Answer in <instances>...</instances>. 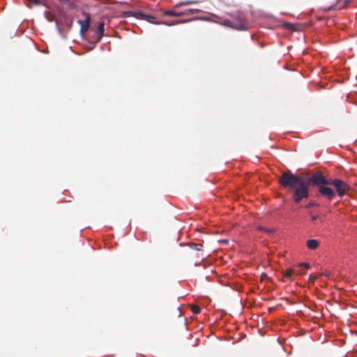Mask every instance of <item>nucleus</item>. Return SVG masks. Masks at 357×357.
Here are the masks:
<instances>
[{"mask_svg": "<svg viewBox=\"0 0 357 357\" xmlns=\"http://www.w3.org/2000/svg\"><path fill=\"white\" fill-rule=\"evenodd\" d=\"M351 0H337V5L339 6V9L346 8Z\"/></svg>", "mask_w": 357, "mask_h": 357, "instance_id": "10", "label": "nucleus"}, {"mask_svg": "<svg viewBox=\"0 0 357 357\" xmlns=\"http://www.w3.org/2000/svg\"><path fill=\"white\" fill-rule=\"evenodd\" d=\"M192 3H194V1H186L178 3L173 6L172 9L162 11V14L170 17L182 16L183 15V13H181V10H178V8L181 6H187Z\"/></svg>", "mask_w": 357, "mask_h": 357, "instance_id": "3", "label": "nucleus"}, {"mask_svg": "<svg viewBox=\"0 0 357 357\" xmlns=\"http://www.w3.org/2000/svg\"><path fill=\"white\" fill-rule=\"evenodd\" d=\"M328 185H333L338 194V196L342 197L350 189L349 185L340 179H330Z\"/></svg>", "mask_w": 357, "mask_h": 357, "instance_id": "2", "label": "nucleus"}, {"mask_svg": "<svg viewBox=\"0 0 357 357\" xmlns=\"http://www.w3.org/2000/svg\"><path fill=\"white\" fill-rule=\"evenodd\" d=\"M191 311L193 314H197L200 313L201 308L198 305H192L191 307Z\"/></svg>", "mask_w": 357, "mask_h": 357, "instance_id": "13", "label": "nucleus"}, {"mask_svg": "<svg viewBox=\"0 0 357 357\" xmlns=\"http://www.w3.org/2000/svg\"><path fill=\"white\" fill-rule=\"evenodd\" d=\"M188 246L191 248V249H193L195 250H197V251H200L202 250V248H203V244L202 243H188Z\"/></svg>", "mask_w": 357, "mask_h": 357, "instance_id": "9", "label": "nucleus"}, {"mask_svg": "<svg viewBox=\"0 0 357 357\" xmlns=\"http://www.w3.org/2000/svg\"><path fill=\"white\" fill-rule=\"evenodd\" d=\"M300 265L302 267H305L306 269L310 268V264L308 263H302V264H300Z\"/></svg>", "mask_w": 357, "mask_h": 357, "instance_id": "19", "label": "nucleus"}, {"mask_svg": "<svg viewBox=\"0 0 357 357\" xmlns=\"http://www.w3.org/2000/svg\"><path fill=\"white\" fill-rule=\"evenodd\" d=\"M185 21H178V20H175V21H173L170 23H167V22H164L163 24H166L167 26H172V25H175V24H178V23H181V22H185Z\"/></svg>", "mask_w": 357, "mask_h": 357, "instance_id": "16", "label": "nucleus"}, {"mask_svg": "<svg viewBox=\"0 0 357 357\" xmlns=\"http://www.w3.org/2000/svg\"><path fill=\"white\" fill-rule=\"evenodd\" d=\"M311 219L313 222L316 221L317 220L319 219V215H311Z\"/></svg>", "mask_w": 357, "mask_h": 357, "instance_id": "20", "label": "nucleus"}, {"mask_svg": "<svg viewBox=\"0 0 357 357\" xmlns=\"http://www.w3.org/2000/svg\"><path fill=\"white\" fill-rule=\"evenodd\" d=\"M328 182L329 179H326L321 172L311 176L307 173L305 176H299L288 171L283 172L279 178L280 184L291 192L293 200L296 204L309 197V185L319 188L322 185H328Z\"/></svg>", "mask_w": 357, "mask_h": 357, "instance_id": "1", "label": "nucleus"}, {"mask_svg": "<svg viewBox=\"0 0 357 357\" xmlns=\"http://www.w3.org/2000/svg\"><path fill=\"white\" fill-rule=\"evenodd\" d=\"M327 185H322L321 186H319V192L321 196L331 201L334 198L335 194L333 189Z\"/></svg>", "mask_w": 357, "mask_h": 357, "instance_id": "4", "label": "nucleus"}, {"mask_svg": "<svg viewBox=\"0 0 357 357\" xmlns=\"http://www.w3.org/2000/svg\"><path fill=\"white\" fill-rule=\"evenodd\" d=\"M319 204L315 202H310L307 204H306L305 206V208H309L310 207H313V206H319Z\"/></svg>", "mask_w": 357, "mask_h": 357, "instance_id": "14", "label": "nucleus"}, {"mask_svg": "<svg viewBox=\"0 0 357 357\" xmlns=\"http://www.w3.org/2000/svg\"><path fill=\"white\" fill-rule=\"evenodd\" d=\"M28 1L33 3L35 5H38L40 3L39 0H28Z\"/></svg>", "mask_w": 357, "mask_h": 357, "instance_id": "21", "label": "nucleus"}, {"mask_svg": "<svg viewBox=\"0 0 357 357\" xmlns=\"http://www.w3.org/2000/svg\"><path fill=\"white\" fill-rule=\"evenodd\" d=\"M319 241L316 239H310L307 241V246L308 248L314 250L319 247Z\"/></svg>", "mask_w": 357, "mask_h": 357, "instance_id": "8", "label": "nucleus"}, {"mask_svg": "<svg viewBox=\"0 0 357 357\" xmlns=\"http://www.w3.org/2000/svg\"><path fill=\"white\" fill-rule=\"evenodd\" d=\"M240 29H245V27L244 26L241 25L240 27H239Z\"/></svg>", "mask_w": 357, "mask_h": 357, "instance_id": "22", "label": "nucleus"}, {"mask_svg": "<svg viewBox=\"0 0 357 357\" xmlns=\"http://www.w3.org/2000/svg\"><path fill=\"white\" fill-rule=\"evenodd\" d=\"M104 31H105V24L104 22H101L98 24V33L96 38V43H98L102 36H104Z\"/></svg>", "mask_w": 357, "mask_h": 357, "instance_id": "7", "label": "nucleus"}, {"mask_svg": "<svg viewBox=\"0 0 357 357\" xmlns=\"http://www.w3.org/2000/svg\"><path fill=\"white\" fill-rule=\"evenodd\" d=\"M129 15L135 17L137 19L144 20L150 22H151V20L155 19V17L151 15H146L143 13L141 11H136V12H128Z\"/></svg>", "mask_w": 357, "mask_h": 357, "instance_id": "5", "label": "nucleus"}, {"mask_svg": "<svg viewBox=\"0 0 357 357\" xmlns=\"http://www.w3.org/2000/svg\"><path fill=\"white\" fill-rule=\"evenodd\" d=\"M181 13H183V15H192L195 13V10L194 9H185V10H181Z\"/></svg>", "mask_w": 357, "mask_h": 357, "instance_id": "15", "label": "nucleus"}, {"mask_svg": "<svg viewBox=\"0 0 357 357\" xmlns=\"http://www.w3.org/2000/svg\"><path fill=\"white\" fill-rule=\"evenodd\" d=\"M258 229L259 230L264 231L268 232V233L273 232V229H265V228H264L262 227H259Z\"/></svg>", "mask_w": 357, "mask_h": 357, "instance_id": "18", "label": "nucleus"}, {"mask_svg": "<svg viewBox=\"0 0 357 357\" xmlns=\"http://www.w3.org/2000/svg\"><path fill=\"white\" fill-rule=\"evenodd\" d=\"M90 20L91 17L89 14H86V17L84 20H80L79 21V24H80V31L81 32H85L86 31L90 26Z\"/></svg>", "mask_w": 357, "mask_h": 357, "instance_id": "6", "label": "nucleus"}, {"mask_svg": "<svg viewBox=\"0 0 357 357\" xmlns=\"http://www.w3.org/2000/svg\"><path fill=\"white\" fill-rule=\"evenodd\" d=\"M293 275H295L293 268L291 269H287L285 271H284L283 275L286 278L291 279V276Z\"/></svg>", "mask_w": 357, "mask_h": 357, "instance_id": "12", "label": "nucleus"}, {"mask_svg": "<svg viewBox=\"0 0 357 357\" xmlns=\"http://www.w3.org/2000/svg\"><path fill=\"white\" fill-rule=\"evenodd\" d=\"M302 268H303V267H302L300 264H298L297 266H296V267H294V268H293V271H294V274H295V275H302V274H305V272H303V271H302Z\"/></svg>", "mask_w": 357, "mask_h": 357, "instance_id": "11", "label": "nucleus"}, {"mask_svg": "<svg viewBox=\"0 0 357 357\" xmlns=\"http://www.w3.org/2000/svg\"><path fill=\"white\" fill-rule=\"evenodd\" d=\"M317 279V277L310 275L309 276V279H308V280H309V282H310V283H314V281H315Z\"/></svg>", "mask_w": 357, "mask_h": 357, "instance_id": "17", "label": "nucleus"}]
</instances>
